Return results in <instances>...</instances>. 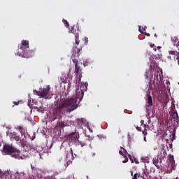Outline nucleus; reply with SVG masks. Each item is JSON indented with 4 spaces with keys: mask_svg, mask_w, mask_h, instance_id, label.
Instances as JSON below:
<instances>
[{
    "mask_svg": "<svg viewBox=\"0 0 179 179\" xmlns=\"http://www.w3.org/2000/svg\"><path fill=\"white\" fill-rule=\"evenodd\" d=\"M154 46L155 45H150L151 48H153Z\"/></svg>",
    "mask_w": 179,
    "mask_h": 179,
    "instance_id": "nucleus-47",
    "label": "nucleus"
},
{
    "mask_svg": "<svg viewBox=\"0 0 179 179\" xmlns=\"http://www.w3.org/2000/svg\"><path fill=\"white\" fill-rule=\"evenodd\" d=\"M67 138L71 141H76V139H79V135L76 132H73L67 136Z\"/></svg>",
    "mask_w": 179,
    "mask_h": 179,
    "instance_id": "nucleus-10",
    "label": "nucleus"
},
{
    "mask_svg": "<svg viewBox=\"0 0 179 179\" xmlns=\"http://www.w3.org/2000/svg\"><path fill=\"white\" fill-rule=\"evenodd\" d=\"M166 156H167V150H166L164 148H162L157 155V157L159 158L160 163H162V160L164 159Z\"/></svg>",
    "mask_w": 179,
    "mask_h": 179,
    "instance_id": "nucleus-7",
    "label": "nucleus"
},
{
    "mask_svg": "<svg viewBox=\"0 0 179 179\" xmlns=\"http://www.w3.org/2000/svg\"><path fill=\"white\" fill-rule=\"evenodd\" d=\"M146 179V178H145Z\"/></svg>",
    "mask_w": 179,
    "mask_h": 179,
    "instance_id": "nucleus-57",
    "label": "nucleus"
},
{
    "mask_svg": "<svg viewBox=\"0 0 179 179\" xmlns=\"http://www.w3.org/2000/svg\"><path fill=\"white\" fill-rule=\"evenodd\" d=\"M88 38H85V41H87Z\"/></svg>",
    "mask_w": 179,
    "mask_h": 179,
    "instance_id": "nucleus-49",
    "label": "nucleus"
},
{
    "mask_svg": "<svg viewBox=\"0 0 179 179\" xmlns=\"http://www.w3.org/2000/svg\"><path fill=\"white\" fill-rule=\"evenodd\" d=\"M17 129L20 132L22 136H23V135H24V134L26 133V130L22 126H18Z\"/></svg>",
    "mask_w": 179,
    "mask_h": 179,
    "instance_id": "nucleus-18",
    "label": "nucleus"
},
{
    "mask_svg": "<svg viewBox=\"0 0 179 179\" xmlns=\"http://www.w3.org/2000/svg\"><path fill=\"white\" fill-rule=\"evenodd\" d=\"M145 176H148V174L146 173V172L143 171V176H141V178L146 179V178H145Z\"/></svg>",
    "mask_w": 179,
    "mask_h": 179,
    "instance_id": "nucleus-31",
    "label": "nucleus"
},
{
    "mask_svg": "<svg viewBox=\"0 0 179 179\" xmlns=\"http://www.w3.org/2000/svg\"><path fill=\"white\" fill-rule=\"evenodd\" d=\"M69 163H71V161H69V162H67V164H69Z\"/></svg>",
    "mask_w": 179,
    "mask_h": 179,
    "instance_id": "nucleus-51",
    "label": "nucleus"
},
{
    "mask_svg": "<svg viewBox=\"0 0 179 179\" xmlns=\"http://www.w3.org/2000/svg\"><path fill=\"white\" fill-rule=\"evenodd\" d=\"M34 93L37 94V96H38V94L40 93V92H38L37 90L34 91Z\"/></svg>",
    "mask_w": 179,
    "mask_h": 179,
    "instance_id": "nucleus-40",
    "label": "nucleus"
},
{
    "mask_svg": "<svg viewBox=\"0 0 179 179\" xmlns=\"http://www.w3.org/2000/svg\"><path fill=\"white\" fill-rule=\"evenodd\" d=\"M155 37H157V35H156V34L155 35Z\"/></svg>",
    "mask_w": 179,
    "mask_h": 179,
    "instance_id": "nucleus-54",
    "label": "nucleus"
},
{
    "mask_svg": "<svg viewBox=\"0 0 179 179\" xmlns=\"http://www.w3.org/2000/svg\"><path fill=\"white\" fill-rule=\"evenodd\" d=\"M132 174H133V173H132V171H131V175L132 176Z\"/></svg>",
    "mask_w": 179,
    "mask_h": 179,
    "instance_id": "nucleus-53",
    "label": "nucleus"
},
{
    "mask_svg": "<svg viewBox=\"0 0 179 179\" xmlns=\"http://www.w3.org/2000/svg\"><path fill=\"white\" fill-rule=\"evenodd\" d=\"M147 96V107H152V106H153V100L152 99V95L149 94Z\"/></svg>",
    "mask_w": 179,
    "mask_h": 179,
    "instance_id": "nucleus-12",
    "label": "nucleus"
},
{
    "mask_svg": "<svg viewBox=\"0 0 179 179\" xmlns=\"http://www.w3.org/2000/svg\"><path fill=\"white\" fill-rule=\"evenodd\" d=\"M119 153H120V155H122V156H124V153L122 152V151L120 150Z\"/></svg>",
    "mask_w": 179,
    "mask_h": 179,
    "instance_id": "nucleus-44",
    "label": "nucleus"
},
{
    "mask_svg": "<svg viewBox=\"0 0 179 179\" xmlns=\"http://www.w3.org/2000/svg\"><path fill=\"white\" fill-rule=\"evenodd\" d=\"M176 59H177L178 64V65H179V55H178V57H176Z\"/></svg>",
    "mask_w": 179,
    "mask_h": 179,
    "instance_id": "nucleus-42",
    "label": "nucleus"
},
{
    "mask_svg": "<svg viewBox=\"0 0 179 179\" xmlns=\"http://www.w3.org/2000/svg\"><path fill=\"white\" fill-rule=\"evenodd\" d=\"M82 80V74H77L76 77V83H79Z\"/></svg>",
    "mask_w": 179,
    "mask_h": 179,
    "instance_id": "nucleus-19",
    "label": "nucleus"
},
{
    "mask_svg": "<svg viewBox=\"0 0 179 179\" xmlns=\"http://www.w3.org/2000/svg\"><path fill=\"white\" fill-rule=\"evenodd\" d=\"M75 100H62L59 104L55 105L53 109V114L50 117L51 121H55L57 118H61V114L71 113L78 108V105L75 104Z\"/></svg>",
    "mask_w": 179,
    "mask_h": 179,
    "instance_id": "nucleus-1",
    "label": "nucleus"
},
{
    "mask_svg": "<svg viewBox=\"0 0 179 179\" xmlns=\"http://www.w3.org/2000/svg\"><path fill=\"white\" fill-rule=\"evenodd\" d=\"M71 33L74 34L76 38H79V29H76L75 27H72Z\"/></svg>",
    "mask_w": 179,
    "mask_h": 179,
    "instance_id": "nucleus-13",
    "label": "nucleus"
},
{
    "mask_svg": "<svg viewBox=\"0 0 179 179\" xmlns=\"http://www.w3.org/2000/svg\"><path fill=\"white\" fill-rule=\"evenodd\" d=\"M82 87H85L84 90H86L87 89V85L85 84H83V85L80 87V89L76 90V96L74 98L71 99H61V100H75L76 103L74 104H76L77 108L79 107V103L82 101V99H83V96H85V92H83V90H82Z\"/></svg>",
    "mask_w": 179,
    "mask_h": 179,
    "instance_id": "nucleus-3",
    "label": "nucleus"
},
{
    "mask_svg": "<svg viewBox=\"0 0 179 179\" xmlns=\"http://www.w3.org/2000/svg\"><path fill=\"white\" fill-rule=\"evenodd\" d=\"M150 68L156 66V60H155V56L150 57Z\"/></svg>",
    "mask_w": 179,
    "mask_h": 179,
    "instance_id": "nucleus-15",
    "label": "nucleus"
},
{
    "mask_svg": "<svg viewBox=\"0 0 179 179\" xmlns=\"http://www.w3.org/2000/svg\"><path fill=\"white\" fill-rule=\"evenodd\" d=\"M82 70L80 69V67L78 66V64H76L75 66V73L77 74H79V72H81Z\"/></svg>",
    "mask_w": 179,
    "mask_h": 179,
    "instance_id": "nucleus-21",
    "label": "nucleus"
},
{
    "mask_svg": "<svg viewBox=\"0 0 179 179\" xmlns=\"http://www.w3.org/2000/svg\"><path fill=\"white\" fill-rule=\"evenodd\" d=\"M176 179H179L178 177H177Z\"/></svg>",
    "mask_w": 179,
    "mask_h": 179,
    "instance_id": "nucleus-55",
    "label": "nucleus"
},
{
    "mask_svg": "<svg viewBox=\"0 0 179 179\" xmlns=\"http://www.w3.org/2000/svg\"><path fill=\"white\" fill-rule=\"evenodd\" d=\"M71 156L72 159H73V151L72 150V148H71V154H66V158L68 160V157Z\"/></svg>",
    "mask_w": 179,
    "mask_h": 179,
    "instance_id": "nucleus-24",
    "label": "nucleus"
},
{
    "mask_svg": "<svg viewBox=\"0 0 179 179\" xmlns=\"http://www.w3.org/2000/svg\"><path fill=\"white\" fill-rule=\"evenodd\" d=\"M146 36H147L148 37H150V34H146Z\"/></svg>",
    "mask_w": 179,
    "mask_h": 179,
    "instance_id": "nucleus-45",
    "label": "nucleus"
},
{
    "mask_svg": "<svg viewBox=\"0 0 179 179\" xmlns=\"http://www.w3.org/2000/svg\"><path fill=\"white\" fill-rule=\"evenodd\" d=\"M3 176H4L3 172H2V171L0 169V179H1L2 177H3Z\"/></svg>",
    "mask_w": 179,
    "mask_h": 179,
    "instance_id": "nucleus-33",
    "label": "nucleus"
},
{
    "mask_svg": "<svg viewBox=\"0 0 179 179\" xmlns=\"http://www.w3.org/2000/svg\"><path fill=\"white\" fill-rule=\"evenodd\" d=\"M20 152H15L14 155H13V157H15V159H17L18 160H24L26 159V156L24 155H20Z\"/></svg>",
    "mask_w": 179,
    "mask_h": 179,
    "instance_id": "nucleus-11",
    "label": "nucleus"
},
{
    "mask_svg": "<svg viewBox=\"0 0 179 179\" xmlns=\"http://www.w3.org/2000/svg\"><path fill=\"white\" fill-rule=\"evenodd\" d=\"M69 163H71V161H69V162H67V164H69Z\"/></svg>",
    "mask_w": 179,
    "mask_h": 179,
    "instance_id": "nucleus-50",
    "label": "nucleus"
},
{
    "mask_svg": "<svg viewBox=\"0 0 179 179\" xmlns=\"http://www.w3.org/2000/svg\"><path fill=\"white\" fill-rule=\"evenodd\" d=\"M139 177H141V175H139V173H136L134 175L133 178L132 179H138L139 178Z\"/></svg>",
    "mask_w": 179,
    "mask_h": 179,
    "instance_id": "nucleus-28",
    "label": "nucleus"
},
{
    "mask_svg": "<svg viewBox=\"0 0 179 179\" xmlns=\"http://www.w3.org/2000/svg\"><path fill=\"white\" fill-rule=\"evenodd\" d=\"M159 163V157L157 158H154L153 159V164H155V166H157V164Z\"/></svg>",
    "mask_w": 179,
    "mask_h": 179,
    "instance_id": "nucleus-25",
    "label": "nucleus"
},
{
    "mask_svg": "<svg viewBox=\"0 0 179 179\" xmlns=\"http://www.w3.org/2000/svg\"><path fill=\"white\" fill-rule=\"evenodd\" d=\"M142 133L144 135V141L146 142V135H148V131H146V129H145L142 131Z\"/></svg>",
    "mask_w": 179,
    "mask_h": 179,
    "instance_id": "nucleus-26",
    "label": "nucleus"
},
{
    "mask_svg": "<svg viewBox=\"0 0 179 179\" xmlns=\"http://www.w3.org/2000/svg\"><path fill=\"white\" fill-rule=\"evenodd\" d=\"M129 159H130V160H131V162L134 163V159H132V157L131 156V155H129Z\"/></svg>",
    "mask_w": 179,
    "mask_h": 179,
    "instance_id": "nucleus-39",
    "label": "nucleus"
},
{
    "mask_svg": "<svg viewBox=\"0 0 179 179\" xmlns=\"http://www.w3.org/2000/svg\"><path fill=\"white\" fill-rule=\"evenodd\" d=\"M3 153L5 155H10L13 157V155L15 153H20V151L17 148H15L12 145L5 144L3 146Z\"/></svg>",
    "mask_w": 179,
    "mask_h": 179,
    "instance_id": "nucleus-4",
    "label": "nucleus"
},
{
    "mask_svg": "<svg viewBox=\"0 0 179 179\" xmlns=\"http://www.w3.org/2000/svg\"><path fill=\"white\" fill-rule=\"evenodd\" d=\"M136 129H137V131H142V128H141V127H136Z\"/></svg>",
    "mask_w": 179,
    "mask_h": 179,
    "instance_id": "nucleus-38",
    "label": "nucleus"
},
{
    "mask_svg": "<svg viewBox=\"0 0 179 179\" xmlns=\"http://www.w3.org/2000/svg\"><path fill=\"white\" fill-rule=\"evenodd\" d=\"M18 145H20V146H22V148H24L25 146H27V141L22 138L20 141V142H18Z\"/></svg>",
    "mask_w": 179,
    "mask_h": 179,
    "instance_id": "nucleus-16",
    "label": "nucleus"
},
{
    "mask_svg": "<svg viewBox=\"0 0 179 179\" xmlns=\"http://www.w3.org/2000/svg\"><path fill=\"white\" fill-rule=\"evenodd\" d=\"M171 41L172 43H173V45L176 47L179 46V41H178V38H177V36H173L171 38Z\"/></svg>",
    "mask_w": 179,
    "mask_h": 179,
    "instance_id": "nucleus-14",
    "label": "nucleus"
},
{
    "mask_svg": "<svg viewBox=\"0 0 179 179\" xmlns=\"http://www.w3.org/2000/svg\"><path fill=\"white\" fill-rule=\"evenodd\" d=\"M69 163H71V161H69V162H67V164H69Z\"/></svg>",
    "mask_w": 179,
    "mask_h": 179,
    "instance_id": "nucleus-52",
    "label": "nucleus"
},
{
    "mask_svg": "<svg viewBox=\"0 0 179 179\" xmlns=\"http://www.w3.org/2000/svg\"><path fill=\"white\" fill-rule=\"evenodd\" d=\"M128 162V158L122 161V163H127Z\"/></svg>",
    "mask_w": 179,
    "mask_h": 179,
    "instance_id": "nucleus-41",
    "label": "nucleus"
},
{
    "mask_svg": "<svg viewBox=\"0 0 179 179\" xmlns=\"http://www.w3.org/2000/svg\"><path fill=\"white\" fill-rule=\"evenodd\" d=\"M34 52L31 50H29V41H22L20 48L18 49L17 55L22 57L23 58H31Z\"/></svg>",
    "mask_w": 179,
    "mask_h": 179,
    "instance_id": "nucleus-2",
    "label": "nucleus"
},
{
    "mask_svg": "<svg viewBox=\"0 0 179 179\" xmlns=\"http://www.w3.org/2000/svg\"><path fill=\"white\" fill-rule=\"evenodd\" d=\"M79 38H76V44H77V45H79Z\"/></svg>",
    "mask_w": 179,
    "mask_h": 179,
    "instance_id": "nucleus-35",
    "label": "nucleus"
},
{
    "mask_svg": "<svg viewBox=\"0 0 179 179\" xmlns=\"http://www.w3.org/2000/svg\"><path fill=\"white\" fill-rule=\"evenodd\" d=\"M13 103L15 106H19V101H13Z\"/></svg>",
    "mask_w": 179,
    "mask_h": 179,
    "instance_id": "nucleus-37",
    "label": "nucleus"
},
{
    "mask_svg": "<svg viewBox=\"0 0 179 179\" xmlns=\"http://www.w3.org/2000/svg\"><path fill=\"white\" fill-rule=\"evenodd\" d=\"M121 149L123 150V152L125 155L128 154V151H127V150H125L124 148L121 147Z\"/></svg>",
    "mask_w": 179,
    "mask_h": 179,
    "instance_id": "nucleus-34",
    "label": "nucleus"
},
{
    "mask_svg": "<svg viewBox=\"0 0 179 179\" xmlns=\"http://www.w3.org/2000/svg\"><path fill=\"white\" fill-rule=\"evenodd\" d=\"M172 118L174 120L173 122L175 125H176V127H178L179 117H178V113H177V110L173 112Z\"/></svg>",
    "mask_w": 179,
    "mask_h": 179,
    "instance_id": "nucleus-9",
    "label": "nucleus"
},
{
    "mask_svg": "<svg viewBox=\"0 0 179 179\" xmlns=\"http://www.w3.org/2000/svg\"><path fill=\"white\" fill-rule=\"evenodd\" d=\"M141 160H143L145 163H149V158H141Z\"/></svg>",
    "mask_w": 179,
    "mask_h": 179,
    "instance_id": "nucleus-30",
    "label": "nucleus"
},
{
    "mask_svg": "<svg viewBox=\"0 0 179 179\" xmlns=\"http://www.w3.org/2000/svg\"><path fill=\"white\" fill-rule=\"evenodd\" d=\"M72 62L74 64V65H78V57H74V58H72Z\"/></svg>",
    "mask_w": 179,
    "mask_h": 179,
    "instance_id": "nucleus-27",
    "label": "nucleus"
},
{
    "mask_svg": "<svg viewBox=\"0 0 179 179\" xmlns=\"http://www.w3.org/2000/svg\"><path fill=\"white\" fill-rule=\"evenodd\" d=\"M79 143H80L81 148H83V146H86V143H83L82 141H80Z\"/></svg>",
    "mask_w": 179,
    "mask_h": 179,
    "instance_id": "nucleus-32",
    "label": "nucleus"
},
{
    "mask_svg": "<svg viewBox=\"0 0 179 179\" xmlns=\"http://www.w3.org/2000/svg\"><path fill=\"white\" fill-rule=\"evenodd\" d=\"M152 73V71L150 70H148L145 73V77L146 79H148L150 76V74Z\"/></svg>",
    "mask_w": 179,
    "mask_h": 179,
    "instance_id": "nucleus-22",
    "label": "nucleus"
},
{
    "mask_svg": "<svg viewBox=\"0 0 179 179\" xmlns=\"http://www.w3.org/2000/svg\"><path fill=\"white\" fill-rule=\"evenodd\" d=\"M63 23L67 29H69V22L65 19H63Z\"/></svg>",
    "mask_w": 179,
    "mask_h": 179,
    "instance_id": "nucleus-23",
    "label": "nucleus"
},
{
    "mask_svg": "<svg viewBox=\"0 0 179 179\" xmlns=\"http://www.w3.org/2000/svg\"><path fill=\"white\" fill-rule=\"evenodd\" d=\"M155 50V51H156V49H154Z\"/></svg>",
    "mask_w": 179,
    "mask_h": 179,
    "instance_id": "nucleus-56",
    "label": "nucleus"
},
{
    "mask_svg": "<svg viewBox=\"0 0 179 179\" xmlns=\"http://www.w3.org/2000/svg\"><path fill=\"white\" fill-rule=\"evenodd\" d=\"M169 53L171 55H176V57H178V55H179V52H177L176 50H169Z\"/></svg>",
    "mask_w": 179,
    "mask_h": 179,
    "instance_id": "nucleus-20",
    "label": "nucleus"
},
{
    "mask_svg": "<svg viewBox=\"0 0 179 179\" xmlns=\"http://www.w3.org/2000/svg\"><path fill=\"white\" fill-rule=\"evenodd\" d=\"M80 52V49L78 48V47H75L73 48V53L71 55V58H79V53Z\"/></svg>",
    "mask_w": 179,
    "mask_h": 179,
    "instance_id": "nucleus-8",
    "label": "nucleus"
},
{
    "mask_svg": "<svg viewBox=\"0 0 179 179\" xmlns=\"http://www.w3.org/2000/svg\"><path fill=\"white\" fill-rule=\"evenodd\" d=\"M50 86H48L47 88H43L42 91H39L38 96H41V97H43V99H48V100H50L53 95L50 92Z\"/></svg>",
    "mask_w": 179,
    "mask_h": 179,
    "instance_id": "nucleus-5",
    "label": "nucleus"
},
{
    "mask_svg": "<svg viewBox=\"0 0 179 179\" xmlns=\"http://www.w3.org/2000/svg\"><path fill=\"white\" fill-rule=\"evenodd\" d=\"M94 156H96V153H94V152L90 153V157H94Z\"/></svg>",
    "mask_w": 179,
    "mask_h": 179,
    "instance_id": "nucleus-36",
    "label": "nucleus"
},
{
    "mask_svg": "<svg viewBox=\"0 0 179 179\" xmlns=\"http://www.w3.org/2000/svg\"><path fill=\"white\" fill-rule=\"evenodd\" d=\"M14 139L16 141V142H19V141H20V137L18 136H15Z\"/></svg>",
    "mask_w": 179,
    "mask_h": 179,
    "instance_id": "nucleus-29",
    "label": "nucleus"
},
{
    "mask_svg": "<svg viewBox=\"0 0 179 179\" xmlns=\"http://www.w3.org/2000/svg\"><path fill=\"white\" fill-rule=\"evenodd\" d=\"M135 163H136V164H139V162H138V161H136Z\"/></svg>",
    "mask_w": 179,
    "mask_h": 179,
    "instance_id": "nucleus-46",
    "label": "nucleus"
},
{
    "mask_svg": "<svg viewBox=\"0 0 179 179\" xmlns=\"http://www.w3.org/2000/svg\"><path fill=\"white\" fill-rule=\"evenodd\" d=\"M56 128H59L60 129L65 128V123L64 122H58L56 124Z\"/></svg>",
    "mask_w": 179,
    "mask_h": 179,
    "instance_id": "nucleus-17",
    "label": "nucleus"
},
{
    "mask_svg": "<svg viewBox=\"0 0 179 179\" xmlns=\"http://www.w3.org/2000/svg\"><path fill=\"white\" fill-rule=\"evenodd\" d=\"M169 162L171 164V170H167V173L170 174L173 171V170H176V161L174 160V156L169 155Z\"/></svg>",
    "mask_w": 179,
    "mask_h": 179,
    "instance_id": "nucleus-6",
    "label": "nucleus"
},
{
    "mask_svg": "<svg viewBox=\"0 0 179 179\" xmlns=\"http://www.w3.org/2000/svg\"><path fill=\"white\" fill-rule=\"evenodd\" d=\"M157 48H158V50H160V48H162V47L158 46Z\"/></svg>",
    "mask_w": 179,
    "mask_h": 179,
    "instance_id": "nucleus-48",
    "label": "nucleus"
},
{
    "mask_svg": "<svg viewBox=\"0 0 179 179\" xmlns=\"http://www.w3.org/2000/svg\"><path fill=\"white\" fill-rule=\"evenodd\" d=\"M139 31H140V33H141L142 34H143V31H142V29H141V27H139Z\"/></svg>",
    "mask_w": 179,
    "mask_h": 179,
    "instance_id": "nucleus-43",
    "label": "nucleus"
}]
</instances>
